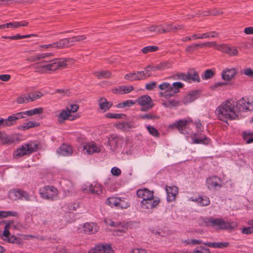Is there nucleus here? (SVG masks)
Instances as JSON below:
<instances>
[{
	"label": "nucleus",
	"instance_id": "f257e3e1",
	"mask_svg": "<svg viewBox=\"0 0 253 253\" xmlns=\"http://www.w3.org/2000/svg\"><path fill=\"white\" fill-rule=\"evenodd\" d=\"M253 110V101L250 102L242 98L236 102L233 100L223 102L217 107L215 114L219 120L227 122L228 120L237 119L241 112Z\"/></svg>",
	"mask_w": 253,
	"mask_h": 253
},
{
	"label": "nucleus",
	"instance_id": "f03ea898",
	"mask_svg": "<svg viewBox=\"0 0 253 253\" xmlns=\"http://www.w3.org/2000/svg\"><path fill=\"white\" fill-rule=\"evenodd\" d=\"M71 60V59L61 58L54 59L50 61V63L45 65H40L39 69L37 72H44L47 71H56L60 68H65L67 65V62Z\"/></svg>",
	"mask_w": 253,
	"mask_h": 253
},
{
	"label": "nucleus",
	"instance_id": "7ed1b4c3",
	"mask_svg": "<svg viewBox=\"0 0 253 253\" xmlns=\"http://www.w3.org/2000/svg\"><path fill=\"white\" fill-rule=\"evenodd\" d=\"M39 192L42 199L51 201L55 200L58 194V190L52 186L42 187L40 189Z\"/></svg>",
	"mask_w": 253,
	"mask_h": 253
},
{
	"label": "nucleus",
	"instance_id": "20e7f679",
	"mask_svg": "<svg viewBox=\"0 0 253 253\" xmlns=\"http://www.w3.org/2000/svg\"><path fill=\"white\" fill-rule=\"evenodd\" d=\"M38 148V145L33 142L22 145L19 148L17 149V157L31 154L37 151Z\"/></svg>",
	"mask_w": 253,
	"mask_h": 253
},
{
	"label": "nucleus",
	"instance_id": "39448f33",
	"mask_svg": "<svg viewBox=\"0 0 253 253\" xmlns=\"http://www.w3.org/2000/svg\"><path fill=\"white\" fill-rule=\"evenodd\" d=\"M191 122H192V120L190 118L179 120L169 125V128L176 127L180 133L186 134L188 133L186 130L187 126Z\"/></svg>",
	"mask_w": 253,
	"mask_h": 253
},
{
	"label": "nucleus",
	"instance_id": "423d86ee",
	"mask_svg": "<svg viewBox=\"0 0 253 253\" xmlns=\"http://www.w3.org/2000/svg\"><path fill=\"white\" fill-rule=\"evenodd\" d=\"M136 103L141 106L140 110L142 111H147L153 106L152 99L148 95L141 96L136 100Z\"/></svg>",
	"mask_w": 253,
	"mask_h": 253
},
{
	"label": "nucleus",
	"instance_id": "0eeeda50",
	"mask_svg": "<svg viewBox=\"0 0 253 253\" xmlns=\"http://www.w3.org/2000/svg\"><path fill=\"white\" fill-rule=\"evenodd\" d=\"M150 76V74L145 73L143 71H137L136 72L129 73L126 74L124 78L130 81H139L144 80Z\"/></svg>",
	"mask_w": 253,
	"mask_h": 253
},
{
	"label": "nucleus",
	"instance_id": "6e6552de",
	"mask_svg": "<svg viewBox=\"0 0 253 253\" xmlns=\"http://www.w3.org/2000/svg\"><path fill=\"white\" fill-rule=\"evenodd\" d=\"M83 191L98 195L102 193V186L100 184L97 182L85 184L83 187Z\"/></svg>",
	"mask_w": 253,
	"mask_h": 253
},
{
	"label": "nucleus",
	"instance_id": "1a4fd4ad",
	"mask_svg": "<svg viewBox=\"0 0 253 253\" xmlns=\"http://www.w3.org/2000/svg\"><path fill=\"white\" fill-rule=\"evenodd\" d=\"M137 124L133 120L124 121L116 124L115 127L123 131H129L136 127Z\"/></svg>",
	"mask_w": 253,
	"mask_h": 253
},
{
	"label": "nucleus",
	"instance_id": "9d476101",
	"mask_svg": "<svg viewBox=\"0 0 253 253\" xmlns=\"http://www.w3.org/2000/svg\"><path fill=\"white\" fill-rule=\"evenodd\" d=\"M160 199L153 197L152 198L142 200L140 202V206L144 210H151L156 207L160 203Z\"/></svg>",
	"mask_w": 253,
	"mask_h": 253
},
{
	"label": "nucleus",
	"instance_id": "9b49d317",
	"mask_svg": "<svg viewBox=\"0 0 253 253\" xmlns=\"http://www.w3.org/2000/svg\"><path fill=\"white\" fill-rule=\"evenodd\" d=\"M146 31L151 33L161 34L169 32L170 30L165 29L162 25H151L145 29H141L139 30V31L141 32H145Z\"/></svg>",
	"mask_w": 253,
	"mask_h": 253
},
{
	"label": "nucleus",
	"instance_id": "f8f14e48",
	"mask_svg": "<svg viewBox=\"0 0 253 253\" xmlns=\"http://www.w3.org/2000/svg\"><path fill=\"white\" fill-rule=\"evenodd\" d=\"M159 88L161 90L159 93L160 97L167 98L172 95L171 85L169 83L164 82L159 85Z\"/></svg>",
	"mask_w": 253,
	"mask_h": 253
},
{
	"label": "nucleus",
	"instance_id": "ddd939ff",
	"mask_svg": "<svg viewBox=\"0 0 253 253\" xmlns=\"http://www.w3.org/2000/svg\"><path fill=\"white\" fill-rule=\"evenodd\" d=\"M206 185L209 189H216L222 186L221 180L216 176H212L207 179Z\"/></svg>",
	"mask_w": 253,
	"mask_h": 253
},
{
	"label": "nucleus",
	"instance_id": "4468645a",
	"mask_svg": "<svg viewBox=\"0 0 253 253\" xmlns=\"http://www.w3.org/2000/svg\"><path fill=\"white\" fill-rule=\"evenodd\" d=\"M191 139L193 144H208L210 140L206 136L202 134L199 135L197 133H193L191 134Z\"/></svg>",
	"mask_w": 253,
	"mask_h": 253
},
{
	"label": "nucleus",
	"instance_id": "2eb2a0df",
	"mask_svg": "<svg viewBox=\"0 0 253 253\" xmlns=\"http://www.w3.org/2000/svg\"><path fill=\"white\" fill-rule=\"evenodd\" d=\"M237 72V70L234 68H226L221 72L222 79L225 81H230L234 78Z\"/></svg>",
	"mask_w": 253,
	"mask_h": 253
},
{
	"label": "nucleus",
	"instance_id": "dca6fc26",
	"mask_svg": "<svg viewBox=\"0 0 253 253\" xmlns=\"http://www.w3.org/2000/svg\"><path fill=\"white\" fill-rule=\"evenodd\" d=\"M166 191L167 194V200L168 202L174 201L178 193V188L175 186H166Z\"/></svg>",
	"mask_w": 253,
	"mask_h": 253
},
{
	"label": "nucleus",
	"instance_id": "f3484780",
	"mask_svg": "<svg viewBox=\"0 0 253 253\" xmlns=\"http://www.w3.org/2000/svg\"><path fill=\"white\" fill-rule=\"evenodd\" d=\"M136 194L138 197L144 201L154 197L153 191H150L147 188L138 189L137 191Z\"/></svg>",
	"mask_w": 253,
	"mask_h": 253
},
{
	"label": "nucleus",
	"instance_id": "a211bd4d",
	"mask_svg": "<svg viewBox=\"0 0 253 253\" xmlns=\"http://www.w3.org/2000/svg\"><path fill=\"white\" fill-rule=\"evenodd\" d=\"M84 150L88 154H91L93 153H98L100 151L99 146L93 142L86 143L84 146Z\"/></svg>",
	"mask_w": 253,
	"mask_h": 253
},
{
	"label": "nucleus",
	"instance_id": "6ab92c4d",
	"mask_svg": "<svg viewBox=\"0 0 253 253\" xmlns=\"http://www.w3.org/2000/svg\"><path fill=\"white\" fill-rule=\"evenodd\" d=\"M77 117L73 116L70 114V111H68L67 109L62 110L57 115L58 121L60 123L63 122L66 120L73 121Z\"/></svg>",
	"mask_w": 253,
	"mask_h": 253
},
{
	"label": "nucleus",
	"instance_id": "aec40b11",
	"mask_svg": "<svg viewBox=\"0 0 253 253\" xmlns=\"http://www.w3.org/2000/svg\"><path fill=\"white\" fill-rule=\"evenodd\" d=\"M57 153L63 156H69L72 154L73 149L71 146L63 144L57 150Z\"/></svg>",
	"mask_w": 253,
	"mask_h": 253
},
{
	"label": "nucleus",
	"instance_id": "412c9836",
	"mask_svg": "<svg viewBox=\"0 0 253 253\" xmlns=\"http://www.w3.org/2000/svg\"><path fill=\"white\" fill-rule=\"evenodd\" d=\"M121 141V138L116 135H111L108 140V144L109 145L110 149L114 151L119 146V142Z\"/></svg>",
	"mask_w": 253,
	"mask_h": 253
},
{
	"label": "nucleus",
	"instance_id": "4be33fe9",
	"mask_svg": "<svg viewBox=\"0 0 253 253\" xmlns=\"http://www.w3.org/2000/svg\"><path fill=\"white\" fill-rule=\"evenodd\" d=\"M217 48L218 50L226 53L231 56L237 55L238 54V50L235 47L229 46L223 44V46H218Z\"/></svg>",
	"mask_w": 253,
	"mask_h": 253
},
{
	"label": "nucleus",
	"instance_id": "5701e85b",
	"mask_svg": "<svg viewBox=\"0 0 253 253\" xmlns=\"http://www.w3.org/2000/svg\"><path fill=\"white\" fill-rule=\"evenodd\" d=\"M84 232L88 234L96 233L98 230V227L94 223H86L83 226Z\"/></svg>",
	"mask_w": 253,
	"mask_h": 253
},
{
	"label": "nucleus",
	"instance_id": "b1692460",
	"mask_svg": "<svg viewBox=\"0 0 253 253\" xmlns=\"http://www.w3.org/2000/svg\"><path fill=\"white\" fill-rule=\"evenodd\" d=\"M211 226L218 229H225V221L222 218L211 217Z\"/></svg>",
	"mask_w": 253,
	"mask_h": 253
},
{
	"label": "nucleus",
	"instance_id": "393cba45",
	"mask_svg": "<svg viewBox=\"0 0 253 253\" xmlns=\"http://www.w3.org/2000/svg\"><path fill=\"white\" fill-rule=\"evenodd\" d=\"M98 105L101 110L106 112L112 106L113 103L108 101L105 98H101L98 101Z\"/></svg>",
	"mask_w": 253,
	"mask_h": 253
},
{
	"label": "nucleus",
	"instance_id": "a878e982",
	"mask_svg": "<svg viewBox=\"0 0 253 253\" xmlns=\"http://www.w3.org/2000/svg\"><path fill=\"white\" fill-rule=\"evenodd\" d=\"M198 91L196 90L190 92L184 97L183 102L186 104L193 102L198 97Z\"/></svg>",
	"mask_w": 253,
	"mask_h": 253
},
{
	"label": "nucleus",
	"instance_id": "bb28decb",
	"mask_svg": "<svg viewBox=\"0 0 253 253\" xmlns=\"http://www.w3.org/2000/svg\"><path fill=\"white\" fill-rule=\"evenodd\" d=\"M203 244L209 247L219 249H222L226 247L229 245L228 242L204 243Z\"/></svg>",
	"mask_w": 253,
	"mask_h": 253
},
{
	"label": "nucleus",
	"instance_id": "cd10ccee",
	"mask_svg": "<svg viewBox=\"0 0 253 253\" xmlns=\"http://www.w3.org/2000/svg\"><path fill=\"white\" fill-rule=\"evenodd\" d=\"M97 248L100 253H114L111 246L108 244L98 245Z\"/></svg>",
	"mask_w": 253,
	"mask_h": 253
},
{
	"label": "nucleus",
	"instance_id": "c85d7f7f",
	"mask_svg": "<svg viewBox=\"0 0 253 253\" xmlns=\"http://www.w3.org/2000/svg\"><path fill=\"white\" fill-rule=\"evenodd\" d=\"M187 77L188 79L186 82H199L200 81L199 76L197 72L195 71L189 73L188 75H187Z\"/></svg>",
	"mask_w": 253,
	"mask_h": 253
},
{
	"label": "nucleus",
	"instance_id": "c756f323",
	"mask_svg": "<svg viewBox=\"0 0 253 253\" xmlns=\"http://www.w3.org/2000/svg\"><path fill=\"white\" fill-rule=\"evenodd\" d=\"M93 74L97 77V78L100 79H107L111 77V74L109 71L101 70L99 71H96L94 72Z\"/></svg>",
	"mask_w": 253,
	"mask_h": 253
},
{
	"label": "nucleus",
	"instance_id": "7c9ffc66",
	"mask_svg": "<svg viewBox=\"0 0 253 253\" xmlns=\"http://www.w3.org/2000/svg\"><path fill=\"white\" fill-rule=\"evenodd\" d=\"M191 201H195L198 202L201 206H208L210 203L209 198L206 196L200 197L197 199L191 198Z\"/></svg>",
	"mask_w": 253,
	"mask_h": 253
},
{
	"label": "nucleus",
	"instance_id": "2f4dec72",
	"mask_svg": "<svg viewBox=\"0 0 253 253\" xmlns=\"http://www.w3.org/2000/svg\"><path fill=\"white\" fill-rule=\"evenodd\" d=\"M120 197H112L108 198L106 200V204L111 207H115L118 208V203L120 202Z\"/></svg>",
	"mask_w": 253,
	"mask_h": 253
},
{
	"label": "nucleus",
	"instance_id": "473e14b6",
	"mask_svg": "<svg viewBox=\"0 0 253 253\" xmlns=\"http://www.w3.org/2000/svg\"><path fill=\"white\" fill-rule=\"evenodd\" d=\"M211 217H202L198 220L199 224L202 227L211 226Z\"/></svg>",
	"mask_w": 253,
	"mask_h": 253
},
{
	"label": "nucleus",
	"instance_id": "72a5a7b5",
	"mask_svg": "<svg viewBox=\"0 0 253 253\" xmlns=\"http://www.w3.org/2000/svg\"><path fill=\"white\" fill-rule=\"evenodd\" d=\"M25 223L23 225L17 223V229H22V228H26L29 226V223L31 222L32 219L31 217V214L30 213H27L25 216Z\"/></svg>",
	"mask_w": 253,
	"mask_h": 253
},
{
	"label": "nucleus",
	"instance_id": "f704fd0d",
	"mask_svg": "<svg viewBox=\"0 0 253 253\" xmlns=\"http://www.w3.org/2000/svg\"><path fill=\"white\" fill-rule=\"evenodd\" d=\"M40 124L39 123L35 122L33 121H29L28 123L24 124L22 126L18 127V129L26 130L30 128L39 126Z\"/></svg>",
	"mask_w": 253,
	"mask_h": 253
},
{
	"label": "nucleus",
	"instance_id": "c9c22d12",
	"mask_svg": "<svg viewBox=\"0 0 253 253\" xmlns=\"http://www.w3.org/2000/svg\"><path fill=\"white\" fill-rule=\"evenodd\" d=\"M253 132L250 131H246L243 132V138L246 143L249 144L253 142Z\"/></svg>",
	"mask_w": 253,
	"mask_h": 253
},
{
	"label": "nucleus",
	"instance_id": "e433bc0d",
	"mask_svg": "<svg viewBox=\"0 0 253 253\" xmlns=\"http://www.w3.org/2000/svg\"><path fill=\"white\" fill-rule=\"evenodd\" d=\"M17 198L22 200H30V196L28 194L23 190L17 189Z\"/></svg>",
	"mask_w": 253,
	"mask_h": 253
},
{
	"label": "nucleus",
	"instance_id": "4c0bfd02",
	"mask_svg": "<svg viewBox=\"0 0 253 253\" xmlns=\"http://www.w3.org/2000/svg\"><path fill=\"white\" fill-rule=\"evenodd\" d=\"M5 126H10L16 123V115L13 114L4 119Z\"/></svg>",
	"mask_w": 253,
	"mask_h": 253
},
{
	"label": "nucleus",
	"instance_id": "58836bf2",
	"mask_svg": "<svg viewBox=\"0 0 253 253\" xmlns=\"http://www.w3.org/2000/svg\"><path fill=\"white\" fill-rule=\"evenodd\" d=\"M132 86H121L116 89V92L118 93H127L133 89Z\"/></svg>",
	"mask_w": 253,
	"mask_h": 253
},
{
	"label": "nucleus",
	"instance_id": "ea45409f",
	"mask_svg": "<svg viewBox=\"0 0 253 253\" xmlns=\"http://www.w3.org/2000/svg\"><path fill=\"white\" fill-rule=\"evenodd\" d=\"M28 95L30 101H33L42 97L43 95V94L40 91H36L35 92L30 93Z\"/></svg>",
	"mask_w": 253,
	"mask_h": 253
},
{
	"label": "nucleus",
	"instance_id": "a19ab883",
	"mask_svg": "<svg viewBox=\"0 0 253 253\" xmlns=\"http://www.w3.org/2000/svg\"><path fill=\"white\" fill-rule=\"evenodd\" d=\"M184 86L183 84L180 82H175L171 85L172 95L178 92L179 88H182Z\"/></svg>",
	"mask_w": 253,
	"mask_h": 253
},
{
	"label": "nucleus",
	"instance_id": "79ce46f5",
	"mask_svg": "<svg viewBox=\"0 0 253 253\" xmlns=\"http://www.w3.org/2000/svg\"><path fill=\"white\" fill-rule=\"evenodd\" d=\"M129 207V204L126 199L120 198V202L118 203V208L122 209H126Z\"/></svg>",
	"mask_w": 253,
	"mask_h": 253
},
{
	"label": "nucleus",
	"instance_id": "37998d69",
	"mask_svg": "<svg viewBox=\"0 0 253 253\" xmlns=\"http://www.w3.org/2000/svg\"><path fill=\"white\" fill-rule=\"evenodd\" d=\"M158 49V47L155 45H149L143 47L142 49V52L143 53L146 54L149 52H152L157 51Z\"/></svg>",
	"mask_w": 253,
	"mask_h": 253
},
{
	"label": "nucleus",
	"instance_id": "c03bdc74",
	"mask_svg": "<svg viewBox=\"0 0 253 253\" xmlns=\"http://www.w3.org/2000/svg\"><path fill=\"white\" fill-rule=\"evenodd\" d=\"M105 117L109 119H122L125 115L123 114H115L112 113H108L105 114Z\"/></svg>",
	"mask_w": 253,
	"mask_h": 253
},
{
	"label": "nucleus",
	"instance_id": "a18cd8bd",
	"mask_svg": "<svg viewBox=\"0 0 253 253\" xmlns=\"http://www.w3.org/2000/svg\"><path fill=\"white\" fill-rule=\"evenodd\" d=\"M147 129L149 133L153 136L158 137L160 135V133L158 130L152 126H148Z\"/></svg>",
	"mask_w": 253,
	"mask_h": 253
},
{
	"label": "nucleus",
	"instance_id": "49530a36",
	"mask_svg": "<svg viewBox=\"0 0 253 253\" xmlns=\"http://www.w3.org/2000/svg\"><path fill=\"white\" fill-rule=\"evenodd\" d=\"M4 138L1 139L2 144H10L14 142V139L11 136H7L4 133Z\"/></svg>",
	"mask_w": 253,
	"mask_h": 253
},
{
	"label": "nucleus",
	"instance_id": "de8ad7c7",
	"mask_svg": "<svg viewBox=\"0 0 253 253\" xmlns=\"http://www.w3.org/2000/svg\"><path fill=\"white\" fill-rule=\"evenodd\" d=\"M136 101H134L132 100H127L122 103H119L117 106L118 108H123L124 107H130L132 105H134Z\"/></svg>",
	"mask_w": 253,
	"mask_h": 253
},
{
	"label": "nucleus",
	"instance_id": "09e8293b",
	"mask_svg": "<svg viewBox=\"0 0 253 253\" xmlns=\"http://www.w3.org/2000/svg\"><path fill=\"white\" fill-rule=\"evenodd\" d=\"M172 78L174 80H180L184 81L186 82L187 80L188 79L187 75H186L184 73H177L175 74H174L172 76Z\"/></svg>",
	"mask_w": 253,
	"mask_h": 253
},
{
	"label": "nucleus",
	"instance_id": "8fccbe9b",
	"mask_svg": "<svg viewBox=\"0 0 253 253\" xmlns=\"http://www.w3.org/2000/svg\"><path fill=\"white\" fill-rule=\"evenodd\" d=\"M158 118L157 116L151 114H146L139 116V118L144 120H155L158 119Z\"/></svg>",
	"mask_w": 253,
	"mask_h": 253
},
{
	"label": "nucleus",
	"instance_id": "3c124183",
	"mask_svg": "<svg viewBox=\"0 0 253 253\" xmlns=\"http://www.w3.org/2000/svg\"><path fill=\"white\" fill-rule=\"evenodd\" d=\"M28 95L23 94L22 96L17 98V103L19 104L26 103L30 101Z\"/></svg>",
	"mask_w": 253,
	"mask_h": 253
},
{
	"label": "nucleus",
	"instance_id": "603ef678",
	"mask_svg": "<svg viewBox=\"0 0 253 253\" xmlns=\"http://www.w3.org/2000/svg\"><path fill=\"white\" fill-rule=\"evenodd\" d=\"M213 75V71L211 69H208L205 71L204 74L203 76H202V78L205 80L209 79L212 78Z\"/></svg>",
	"mask_w": 253,
	"mask_h": 253
},
{
	"label": "nucleus",
	"instance_id": "864d4df0",
	"mask_svg": "<svg viewBox=\"0 0 253 253\" xmlns=\"http://www.w3.org/2000/svg\"><path fill=\"white\" fill-rule=\"evenodd\" d=\"M199 43H194L188 45L185 48V51L189 53H191L196 50L198 47H200Z\"/></svg>",
	"mask_w": 253,
	"mask_h": 253
},
{
	"label": "nucleus",
	"instance_id": "5fc2aeb1",
	"mask_svg": "<svg viewBox=\"0 0 253 253\" xmlns=\"http://www.w3.org/2000/svg\"><path fill=\"white\" fill-rule=\"evenodd\" d=\"M225 229H234L238 226V224L234 221H225Z\"/></svg>",
	"mask_w": 253,
	"mask_h": 253
},
{
	"label": "nucleus",
	"instance_id": "6e6d98bb",
	"mask_svg": "<svg viewBox=\"0 0 253 253\" xmlns=\"http://www.w3.org/2000/svg\"><path fill=\"white\" fill-rule=\"evenodd\" d=\"M159 70H165L171 67V64L169 62H163L158 64Z\"/></svg>",
	"mask_w": 253,
	"mask_h": 253
},
{
	"label": "nucleus",
	"instance_id": "4d7b16f0",
	"mask_svg": "<svg viewBox=\"0 0 253 253\" xmlns=\"http://www.w3.org/2000/svg\"><path fill=\"white\" fill-rule=\"evenodd\" d=\"M167 26L168 27V28L166 29L170 30L169 32L182 29L184 27L183 25H177V26H173L171 24L167 25Z\"/></svg>",
	"mask_w": 253,
	"mask_h": 253
},
{
	"label": "nucleus",
	"instance_id": "13d9d810",
	"mask_svg": "<svg viewBox=\"0 0 253 253\" xmlns=\"http://www.w3.org/2000/svg\"><path fill=\"white\" fill-rule=\"evenodd\" d=\"M157 70H159L158 65L156 66H148L145 68V70L144 71L145 73H148V74H150V72L152 71L154 72Z\"/></svg>",
	"mask_w": 253,
	"mask_h": 253
},
{
	"label": "nucleus",
	"instance_id": "bf43d9fd",
	"mask_svg": "<svg viewBox=\"0 0 253 253\" xmlns=\"http://www.w3.org/2000/svg\"><path fill=\"white\" fill-rule=\"evenodd\" d=\"M193 40H198L208 38V35L206 33L202 34H194L192 35Z\"/></svg>",
	"mask_w": 253,
	"mask_h": 253
},
{
	"label": "nucleus",
	"instance_id": "052dcab7",
	"mask_svg": "<svg viewBox=\"0 0 253 253\" xmlns=\"http://www.w3.org/2000/svg\"><path fill=\"white\" fill-rule=\"evenodd\" d=\"M42 56L41 53L37 54L29 57L28 60L31 62H35L42 59L43 58L42 57Z\"/></svg>",
	"mask_w": 253,
	"mask_h": 253
},
{
	"label": "nucleus",
	"instance_id": "680f3d73",
	"mask_svg": "<svg viewBox=\"0 0 253 253\" xmlns=\"http://www.w3.org/2000/svg\"><path fill=\"white\" fill-rule=\"evenodd\" d=\"M194 125L196 126L197 130L198 132H202L204 130V126H202L200 120H196L194 122Z\"/></svg>",
	"mask_w": 253,
	"mask_h": 253
},
{
	"label": "nucleus",
	"instance_id": "e2e57ef3",
	"mask_svg": "<svg viewBox=\"0 0 253 253\" xmlns=\"http://www.w3.org/2000/svg\"><path fill=\"white\" fill-rule=\"evenodd\" d=\"M79 109V106L77 104H71L70 107L67 108L68 111H70V114L71 113H74L77 111Z\"/></svg>",
	"mask_w": 253,
	"mask_h": 253
},
{
	"label": "nucleus",
	"instance_id": "0e129e2a",
	"mask_svg": "<svg viewBox=\"0 0 253 253\" xmlns=\"http://www.w3.org/2000/svg\"><path fill=\"white\" fill-rule=\"evenodd\" d=\"M32 115L41 114L43 113V109L42 107H39L37 108H35L33 109H31Z\"/></svg>",
	"mask_w": 253,
	"mask_h": 253
},
{
	"label": "nucleus",
	"instance_id": "69168bd1",
	"mask_svg": "<svg viewBox=\"0 0 253 253\" xmlns=\"http://www.w3.org/2000/svg\"><path fill=\"white\" fill-rule=\"evenodd\" d=\"M111 173L115 176H118L121 173V169L117 167H113L111 170Z\"/></svg>",
	"mask_w": 253,
	"mask_h": 253
},
{
	"label": "nucleus",
	"instance_id": "338daca9",
	"mask_svg": "<svg viewBox=\"0 0 253 253\" xmlns=\"http://www.w3.org/2000/svg\"><path fill=\"white\" fill-rule=\"evenodd\" d=\"M156 82H150L145 84V88L148 90H151L156 86Z\"/></svg>",
	"mask_w": 253,
	"mask_h": 253
},
{
	"label": "nucleus",
	"instance_id": "774afa93",
	"mask_svg": "<svg viewBox=\"0 0 253 253\" xmlns=\"http://www.w3.org/2000/svg\"><path fill=\"white\" fill-rule=\"evenodd\" d=\"M244 74L247 76L253 77V70L251 68H246L244 69Z\"/></svg>",
	"mask_w": 253,
	"mask_h": 253
}]
</instances>
